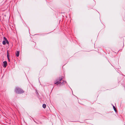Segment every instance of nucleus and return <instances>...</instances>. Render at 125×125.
<instances>
[{
    "label": "nucleus",
    "mask_w": 125,
    "mask_h": 125,
    "mask_svg": "<svg viewBox=\"0 0 125 125\" xmlns=\"http://www.w3.org/2000/svg\"><path fill=\"white\" fill-rule=\"evenodd\" d=\"M15 92L17 94L22 93L24 92V91L19 88L17 87L15 90Z\"/></svg>",
    "instance_id": "nucleus-2"
},
{
    "label": "nucleus",
    "mask_w": 125,
    "mask_h": 125,
    "mask_svg": "<svg viewBox=\"0 0 125 125\" xmlns=\"http://www.w3.org/2000/svg\"><path fill=\"white\" fill-rule=\"evenodd\" d=\"M7 58H8V61L9 62H10V60L9 58V52L8 51H7Z\"/></svg>",
    "instance_id": "nucleus-3"
},
{
    "label": "nucleus",
    "mask_w": 125,
    "mask_h": 125,
    "mask_svg": "<svg viewBox=\"0 0 125 125\" xmlns=\"http://www.w3.org/2000/svg\"><path fill=\"white\" fill-rule=\"evenodd\" d=\"M3 39H4V41H6V40H7V39L5 37H3Z\"/></svg>",
    "instance_id": "nucleus-9"
},
{
    "label": "nucleus",
    "mask_w": 125,
    "mask_h": 125,
    "mask_svg": "<svg viewBox=\"0 0 125 125\" xmlns=\"http://www.w3.org/2000/svg\"><path fill=\"white\" fill-rule=\"evenodd\" d=\"M113 108L115 112H116V111H117L115 107V106H113Z\"/></svg>",
    "instance_id": "nucleus-8"
},
{
    "label": "nucleus",
    "mask_w": 125,
    "mask_h": 125,
    "mask_svg": "<svg viewBox=\"0 0 125 125\" xmlns=\"http://www.w3.org/2000/svg\"><path fill=\"white\" fill-rule=\"evenodd\" d=\"M3 67H6L7 65V62L6 61H4L3 62Z\"/></svg>",
    "instance_id": "nucleus-4"
},
{
    "label": "nucleus",
    "mask_w": 125,
    "mask_h": 125,
    "mask_svg": "<svg viewBox=\"0 0 125 125\" xmlns=\"http://www.w3.org/2000/svg\"><path fill=\"white\" fill-rule=\"evenodd\" d=\"M2 43H3V45H5L6 43V41H3L2 42Z\"/></svg>",
    "instance_id": "nucleus-7"
},
{
    "label": "nucleus",
    "mask_w": 125,
    "mask_h": 125,
    "mask_svg": "<svg viewBox=\"0 0 125 125\" xmlns=\"http://www.w3.org/2000/svg\"><path fill=\"white\" fill-rule=\"evenodd\" d=\"M63 78L64 77L63 76L60 77L58 79H57L54 81V84L56 85L58 84H60V85H62L65 83H66V82L65 81H63L62 82L61 81L63 79Z\"/></svg>",
    "instance_id": "nucleus-1"
},
{
    "label": "nucleus",
    "mask_w": 125,
    "mask_h": 125,
    "mask_svg": "<svg viewBox=\"0 0 125 125\" xmlns=\"http://www.w3.org/2000/svg\"><path fill=\"white\" fill-rule=\"evenodd\" d=\"M6 41V43L7 44H9V42L7 40Z\"/></svg>",
    "instance_id": "nucleus-10"
},
{
    "label": "nucleus",
    "mask_w": 125,
    "mask_h": 125,
    "mask_svg": "<svg viewBox=\"0 0 125 125\" xmlns=\"http://www.w3.org/2000/svg\"><path fill=\"white\" fill-rule=\"evenodd\" d=\"M46 105L45 104H43L42 105V107L44 108H45L46 107Z\"/></svg>",
    "instance_id": "nucleus-6"
},
{
    "label": "nucleus",
    "mask_w": 125,
    "mask_h": 125,
    "mask_svg": "<svg viewBox=\"0 0 125 125\" xmlns=\"http://www.w3.org/2000/svg\"><path fill=\"white\" fill-rule=\"evenodd\" d=\"M16 55L17 57H18L19 56V51H17L16 53Z\"/></svg>",
    "instance_id": "nucleus-5"
}]
</instances>
